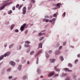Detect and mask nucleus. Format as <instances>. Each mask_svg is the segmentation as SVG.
<instances>
[{
    "label": "nucleus",
    "instance_id": "1",
    "mask_svg": "<svg viewBox=\"0 0 80 80\" xmlns=\"http://www.w3.org/2000/svg\"><path fill=\"white\" fill-rule=\"evenodd\" d=\"M10 53H11V52H9L5 53L4 54V55L1 56H0V60H2V59H3V58H4V57H6L7 56H8V55H10Z\"/></svg>",
    "mask_w": 80,
    "mask_h": 80
},
{
    "label": "nucleus",
    "instance_id": "2",
    "mask_svg": "<svg viewBox=\"0 0 80 80\" xmlns=\"http://www.w3.org/2000/svg\"><path fill=\"white\" fill-rule=\"evenodd\" d=\"M10 3H9V2H8L6 4H4L2 5V7H1L0 8V10H3L4 8H5V6H7V5H10Z\"/></svg>",
    "mask_w": 80,
    "mask_h": 80
},
{
    "label": "nucleus",
    "instance_id": "3",
    "mask_svg": "<svg viewBox=\"0 0 80 80\" xmlns=\"http://www.w3.org/2000/svg\"><path fill=\"white\" fill-rule=\"evenodd\" d=\"M26 7H24V8H23V9H22V14L23 15H25V13H26Z\"/></svg>",
    "mask_w": 80,
    "mask_h": 80
},
{
    "label": "nucleus",
    "instance_id": "4",
    "mask_svg": "<svg viewBox=\"0 0 80 80\" xmlns=\"http://www.w3.org/2000/svg\"><path fill=\"white\" fill-rule=\"evenodd\" d=\"M55 72L53 71V72H51L48 75V77H52V76H53V75H54V74H55Z\"/></svg>",
    "mask_w": 80,
    "mask_h": 80
},
{
    "label": "nucleus",
    "instance_id": "5",
    "mask_svg": "<svg viewBox=\"0 0 80 80\" xmlns=\"http://www.w3.org/2000/svg\"><path fill=\"white\" fill-rule=\"evenodd\" d=\"M58 65H57V66H54V69L56 71H57V72H60V69H57V68L58 67Z\"/></svg>",
    "mask_w": 80,
    "mask_h": 80
},
{
    "label": "nucleus",
    "instance_id": "6",
    "mask_svg": "<svg viewBox=\"0 0 80 80\" xmlns=\"http://www.w3.org/2000/svg\"><path fill=\"white\" fill-rule=\"evenodd\" d=\"M10 64L12 66H13V67H14V66L15 65V63L12 61L10 62Z\"/></svg>",
    "mask_w": 80,
    "mask_h": 80
},
{
    "label": "nucleus",
    "instance_id": "7",
    "mask_svg": "<svg viewBox=\"0 0 80 80\" xmlns=\"http://www.w3.org/2000/svg\"><path fill=\"white\" fill-rule=\"evenodd\" d=\"M65 71H67V72H72V70H70L68 69V68H65L64 69Z\"/></svg>",
    "mask_w": 80,
    "mask_h": 80
},
{
    "label": "nucleus",
    "instance_id": "8",
    "mask_svg": "<svg viewBox=\"0 0 80 80\" xmlns=\"http://www.w3.org/2000/svg\"><path fill=\"white\" fill-rule=\"evenodd\" d=\"M62 4L61 3H58L56 5V7L58 8H60V6H61Z\"/></svg>",
    "mask_w": 80,
    "mask_h": 80
},
{
    "label": "nucleus",
    "instance_id": "9",
    "mask_svg": "<svg viewBox=\"0 0 80 80\" xmlns=\"http://www.w3.org/2000/svg\"><path fill=\"white\" fill-rule=\"evenodd\" d=\"M42 52V50H41L39 51L35 55V57H37V56H38V55H39V54H40V53Z\"/></svg>",
    "mask_w": 80,
    "mask_h": 80
},
{
    "label": "nucleus",
    "instance_id": "10",
    "mask_svg": "<svg viewBox=\"0 0 80 80\" xmlns=\"http://www.w3.org/2000/svg\"><path fill=\"white\" fill-rule=\"evenodd\" d=\"M24 29H25V28L23 27V26H21L20 28V30L21 32H23L24 30Z\"/></svg>",
    "mask_w": 80,
    "mask_h": 80
},
{
    "label": "nucleus",
    "instance_id": "11",
    "mask_svg": "<svg viewBox=\"0 0 80 80\" xmlns=\"http://www.w3.org/2000/svg\"><path fill=\"white\" fill-rule=\"evenodd\" d=\"M42 48V43H40L39 44L38 48Z\"/></svg>",
    "mask_w": 80,
    "mask_h": 80
},
{
    "label": "nucleus",
    "instance_id": "12",
    "mask_svg": "<svg viewBox=\"0 0 80 80\" xmlns=\"http://www.w3.org/2000/svg\"><path fill=\"white\" fill-rule=\"evenodd\" d=\"M14 27H15V25H14V24H12V25H11L10 27L11 30H12V29Z\"/></svg>",
    "mask_w": 80,
    "mask_h": 80
},
{
    "label": "nucleus",
    "instance_id": "13",
    "mask_svg": "<svg viewBox=\"0 0 80 80\" xmlns=\"http://www.w3.org/2000/svg\"><path fill=\"white\" fill-rule=\"evenodd\" d=\"M44 22H48V21H49V20L48 19H43Z\"/></svg>",
    "mask_w": 80,
    "mask_h": 80
},
{
    "label": "nucleus",
    "instance_id": "14",
    "mask_svg": "<svg viewBox=\"0 0 80 80\" xmlns=\"http://www.w3.org/2000/svg\"><path fill=\"white\" fill-rule=\"evenodd\" d=\"M60 59H61V61H63V57L62 56H61L59 58Z\"/></svg>",
    "mask_w": 80,
    "mask_h": 80
},
{
    "label": "nucleus",
    "instance_id": "15",
    "mask_svg": "<svg viewBox=\"0 0 80 80\" xmlns=\"http://www.w3.org/2000/svg\"><path fill=\"white\" fill-rule=\"evenodd\" d=\"M50 62L51 63H54V62H55V59H51L50 60Z\"/></svg>",
    "mask_w": 80,
    "mask_h": 80
},
{
    "label": "nucleus",
    "instance_id": "16",
    "mask_svg": "<svg viewBox=\"0 0 80 80\" xmlns=\"http://www.w3.org/2000/svg\"><path fill=\"white\" fill-rule=\"evenodd\" d=\"M31 8H32V5L30 4L29 5V6L28 8V10H30Z\"/></svg>",
    "mask_w": 80,
    "mask_h": 80
},
{
    "label": "nucleus",
    "instance_id": "17",
    "mask_svg": "<svg viewBox=\"0 0 80 80\" xmlns=\"http://www.w3.org/2000/svg\"><path fill=\"white\" fill-rule=\"evenodd\" d=\"M21 67H22L21 65H20L19 66V67H18V70H21Z\"/></svg>",
    "mask_w": 80,
    "mask_h": 80
},
{
    "label": "nucleus",
    "instance_id": "18",
    "mask_svg": "<svg viewBox=\"0 0 80 80\" xmlns=\"http://www.w3.org/2000/svg\"><path fill=\"white\" fill-rule=\"evenodd\" d=\"M27 78V76H24L22 78V80H25V79H26Z\"/></svg>",
    "mask_w": 80,
    "mask_h": 80
},
{
    "label": "nucleus",
    "instance_id": "19",
    "mask_svg": "<svg viewBox=\"0 0 80 80\" xmlns=\"http://www.w3.org/2000/svg\"><path fill=\"white\" fill-rule=\"evenodd\" d=\"M68 66L70 67H72V64L70 63H69L68 64Z\"/></svg>",
    "mask_w": 80,
    "mask_h": 80
},
{
    "label": "nucleus",
    "instance_id": "20",
    "mask_svg": "<svg viewBox=\"0 0 80 80\" xmlns=\"http://www.w3.org/2000/svg\"><path fill=\"white\" fill-rule=\"evenodd\" d=\"M13 45H14L13 44H12L10 45L9 47V48H12V47H13Z\"/></svg>",
    "mask_w": 80,
    "mask_h": 80
},
{
    "label": "nucleus",
    "instance_id": "21",
    "mask_svg": "<svg viewBox=\"0 0 80 80\" xmlns=\"http://www.w3.org/2000/svg\"><path fill=\"white\" fill-rule=\"evenodd\" d=\"M25 43L26 44L27 43V44H29V43H30V42L28 41H27L25 42Z\"/></svg>",
    "mask_w": 80,
    "mask_h": 80
},
{
    "label": "nucleus",
    "instance_id": "22",
    "mask_svg": "<svg viewBox=\"0 0 80 80\" xmlns=\"http://www.w3.org/2000/svg\"><path fill=\"white\" fill-rule=\"evenodd\" d=\"M34 53V51H32L30 53V55H33Z\"/></svg>",
    "mask_w": 80,
    "mask_h": 80
},
{
    "label": "nucleus",
    "instance_id": "23",
    "mask_svg": "<svg viewBox=\"0 0 80 80\" xmlns=\"http://www.w3.org/2000/svg\"><path fill=\"white\" fill-rule=\"evenodd\" d=\"M27 25V24L26 23H24L23 24V26H22V27H23L24 28H25V26Z\"/></svg>",
    "mask_w": 80,
    "mask_h": 80
},
{
    "label": "nucleus",
    "instance_id": "24",
    "mask_svg": "<svg viewBox=\"0 0 80 80\" xmlns=\"http://www.w3.org/2000/svg\"><path fill=\"white\" fill-rule=\"evenodd\" d=\"M30 47V45L28 44H26L25 45V47Z\"/></svg>",
    "mask_w": 80,
    "mask_h": 80
},
{
    "label": "nucleus",
    "instance_id": "25",
    "mask_svg": "<svg viewBox=\"0 0 80 80\" xmlns=\"http://www.w3.org/2000/svg\"><path fill=\"white\" fill-rule=\"evenodd\" d=\"M37 72L38 73H41V71L39 69H38L37 70Z\"/></svg>",
    "mask_w": 80,
    "mask_h": 80
},
{
    "label": "nucleus",
    "instance_id": "26",
    "mask_svg": "<svg viewBox=\"0 0 80 80\" xmlns=\"http://www.w3.org/2000/svg\"><path fill=\"white\" fill-rule=\"evenodd\" d=\"M44 38V37H42L40 38L39 39L40 41H41V40H43V39Z\"/></svg>",
    "mask_w": 80,
    "mask_h": 80
},
{
    "label": "nucleus",
    "instance_id": "27",
    "mask_svg": "<svg viewBox=\"0 0 80 80\" xmlns=\"http://www.w3.org/2000/svg\"><path fill=\"white\" fill-rule=\"evenodd\" d=\"M66 14V12H64L62 14V17H65V16Z\"/></svg>",
    "mask_w": 80,
    "mask_h": 80
},
{
    "label": "nucleus",
    "instance_id": "28",
    "mask_svg": "<svg viewBox=\"0 0 80 80\" xmlns=\"http://www.w3.org/2000/svg\"><path fill=\"white\" fill-rule=\"evenodd\" d=\"M12 10H11L8 12V14H10L11 13H12Z\"/></svg>",
    "mask_w": 80,
    "mask_h": 80
},
{
    "label": "nucleus",
    "instance_id": "29",
    "mask_svg": "<svg viewBox=\"0 0 80 80\" xmlns=\"http://www.w3.org/2000/svg\"><path fill=\"white\" fill-rule=\"evenodd\" d=\"M31 2H32V3H35V2L34 0H31Z\"/></svg>",
    "mask_w": 80,
    "mask_h": 80
},
{
    "label": "nucleus",
    "instance_id": "30",
    "mask_svg": "<svg viewBox=\"0 0 80 80\" xmlns=\"http://www.w3.org/2000/svg\"><path fill=\"white\" fill-rule=\"evenodd\" d=\"M78 59L76 60L75 61V63H77V62H78Z\"/></svg>",
    "mask_w": 80,
    "mask_h": 80
},
{
    "label": "nucleus",
    "instance_id": "31",
    "mask_svg": "<svg viewBox=\"0 0 80 80\" xmlns=\"http://www.w3.org/2000/svg\"><path fill=\"white\" fill-rule=\"evenodd\" d=\"M12 9L13 10H15V6L13 7Z\"/></svg>",
    "mask_w": 80,
    "mask_h": 80
},
{
    "label": "nucleus",
    "instance_id": "32",
    "mask_svg": "<svg viewBox=\"0 0 80 80\" xmlns=\"http://www.w3.org/2000/svg\"><path fill=\"white\" fill-rule=\"evenodd\" d=\"M53 16H54V17H57V14L54 13Z\"/></svg>",
    "mask_w": 80,
    "mask_h": 80
},
{
    "label": "nucleus",
    "instance_id": "33",
    "mask_svg": "<svg viewBox=\"0 0 80 80\" xmlns=\"http://www.w3.org/2000/svg\"><path fill=\"white\" fill-rule=\"evenodd\" d=\"M60 53V52L59 51H57V53H56V54H59V53Z\"/></svg>",
    "mask_w": 80,
    "mask_h": 80
},
{
    "label": "nucleus",
    "instance_id": "34",
    "mask_svg": "<svg viewBox=\"0 0 80 80\" xmlns=\"http://www.w3.org/2000/svg\"><path fill=\"white\" fill-rule=\"evenodd\" d=\"M49 53H51L52 52V51L50 50H49L48 52Z\"/></svg>",
    "mask_w": 80,
    "mask_h": 80
},
{
    "label": "nucleus",
    "instance_id": "35",
    "mask_svg": "<svg viewBox=\"0 0 80 80\" xmlns=\"http://www.w3.org/2000/svg\"><path fill=\"white\" fill-rule=\"evenodd\" d=\"M46 56L47 58H48V57H49V55L47 54L46 55Z\"/></svg>",
    "mask_w": 80,
    "mask_h": 80
},
{
    "label": "nucleus",
    "instance_id": "36",
    "mask_svg": "<svg viewBox=\"0 0 80 80\" xmlns=\"http://www.w3.org/2000/svg\"><path fill=\"white\" fill-rule=\"evenodd\" d=\"M19 7V4H17L16 6V8H18Z\"/></svg>",
    "mask_w": 80,
    "mask_h": 80
},
{
    "label": "nucleus",
    "instance_id": "37",
    "mask_svg": "<svg viewBox=\"0 0 80 80\" xmlns=\"http://www.w3.org/2000/svg\"><path fill=\"white\" fill-rule=\"evenodd\" d=\"M42 32H39L38 33L39 36H41V35H42Z\"/></svg>",
    "mask_w": 80,
    "mask_h": 80
},
{
    "label": "nucleus",
    "instance_id": "38",
    "mask_svg": "<svg viewBox=\"0 0 80 80\" xmlns=\"http://www.w3.org/2000/svg\"><path fill=\"white\" fill-rule=\"evenodd\" d=\"M62 46H60L59 48V50H61V49H62Z\"/></svg>",
    "mask_w": 80,
    "mask_h": 80
},
{
    "label": "nucleus",
    "instance_id": "39",
    "mask_svg": "<svg viewBox=\"0 0 80 80\" xmlns=\"http://www.w3.org/2000/svg\"><path fill=\"white\" fill-rule=\"evenodd\" d=\"M11 70V69L9 68L7 70V72H10V71Z\"/></svg>",
    "mask_w": 80,
    "mask_h": 80
},
{
    "label": "nucleus",
    "instance_id": "40",
    "mask_svg": "<svg viewBox=\"0 0 80 80\" xmlns=\"http://www.w3.org/2000/svg\"><path fill=\"white\" fill-rule=\"evenodd\" d=\"M15 32H18V30L16 29L15 31Z\"/></svg>",
    "mask_w": 80,
    "mask_h": 80
},
{
    "label": "nucleus",
    "instance_id": "41",
    "mask_svg": "<svg viewBox=\"0 0 80 80\" xmlns=\"http://www.w3.org/2000/svg\"><path fill=\"white\" fill-rule=\"evenodd\" d=\"M70 80V78L68 77H67L66 79V80Z\"/></svg>",
    "mask_w": 80,
    "mask_h": 80
},
{
    "label": "nucleus",
    "instance_id": "42",
    "mask_svg": "<svg viewBox=\"0 0 80 80\" xmlns=\"http://www.w3.org/2000/svg\"><path fill=\"white\" fill-rule=\"evenodd\" d=\"M45 18H49V16H46L45 17Z\"/></svg>",
    "mask_w": 80,
    "mask_h": 80
},
{
    "label": "nucleus",
    "instance_id": "43",
    "mask_svg": "<svg viewBox=\"0 0 80 80\" xmlns=\"http://www.w3.org/2000/svg\"><path fill=\"white\" fill-rule=\"evenodd\" d=\"M66 44V42H65L63 43V46H65V44Z\"/></svg>",
    "mask_w": 80,
    "mask_h": 80
},
{
    "label": "nucleus",
    "instance_id": "44",
    "mask_svg": "<svg viewBox=\"0 0 80 80\" xmlns=\"http://www.w3.org/2000/svg\"><path fill=\"white\" fill-rule=\"evenodd\" d=\"M12 78V76H9V79H11V78Z\"/></svg>",
    "mask_w": 80,
    "mask_h": 80
},
{
    "label": "nucleus",
    "instance_id": "45",
    "mask_svg": "<svg viewBox=\"0 0 80 80\" xmlns=\"http://www.w3.org/2000/svg\"><path fill=\"white\" fill-rule=\"evenodd\" d=\"M46 34V33H43L42 34V35H45Z\"/></svg>",
    "mask_w": 80,
    "mask_h": 80
},
{
    "label": "nucleus",
    "instance_id": "46",
    "mask_svg": "<svg viewBox=\"0 0 80 80\" xmlns=\"http://www.w3.org/2000/svg\"><path fill=\"white\" fill-rule=\"evenodd\" d=\"M28 32V30H26V31H25V33L26 34H27V33Z\"/></svg>",
    "mask_w": 80,
    "mask_h": 80
},
{
    "label": "nucleus",
    "instance_id": "47",
    "mask_svg": "<svg viewBox=\"0 0 80 80\" xmlns=\"http://www.w3.org/2000/svg\"><path fill=\"white\" fill-rule=\"evenodd\" d=\"M38 58H37V64H38Z\"/></svg>",
    "mask_w": 80,
    "mask_h": 80
},
{
    "label": "nucleus",
    "instance_id": "48",
    "mask_svg": "<svg viewBox=\"0 0 80 80\" xmlns=\"http://www.w3.org/2000/svg\"><path fill=\"white\" fill-rule=\"evenodd\" d=\"M58 74H56L55 76H54V77H58Z\"/></svg>",
    "mask_w": 80,
    "mask_h": 80
},
{
    "label": "nucleus",
    "instance_id": "49",
    "mask_svg": "<svg viewBox=\"0 0 80 80\" xmlns=\"http://www.w3.org/2000/svg\"><path fill=\"white\" fill-rule=\"evenodd\" d=\"M78 57H80V54H79L78 55Z\"/></svg>",
    "mask_w": 80,
    "mask_h": 80
},
{
    "label": "nucleus",
    "instance_id": "50",
    "mask_svg": "<svg viewBox=\"0 0 80 80\" xmlns=\"http://www.w3.org/2000/svg\"><path fill=\"white\" fill-rule=\"evenodd\" d=\"M52 22H53V21H55V18H53L52 19Z\"/></svg>",
    "mask_w": 80,
    "mask_h": 80
},
{
    "label": "nucleus",
    "instance_id": "51",
    "mask_svg": "<svg viewBox=\"0 0 80 80\" xmlns=\"http://www.w3.org/2000/svg\"><path fill=\"white\" fill-rule=\"evenodd\" d=\"M27 64H29V63H30V62H29V61H28L27 62Z\"/></svg>",
    "mask_w": 80,
    "mask_h": 80
},
{
    "label": "nucleus",
    "instance_id": "52",
    "mask_svg": "<svg viewBox=\"0 0 80 80\" xmlns=\"http://www.w3.org/2000/svg\"><path fill=\"white\" fill-rule=\"evenodd\" d=\"M49 22H51V23H52L53 21H52L51 20H49Z\"/></svg>",
    "mask_w": 80,
    "mask_h": 80
},
{
    "label": "nucleus",
    "instance_id": "53",
    "mask_svg": "<svg viewBox=\"0 0 80 80\" xmlns=\"http://www.w3.org/2000/svg\"><path fill=\"white\" fill-rule=\"evenodd\" d=\"M73 77L74 78H76V77L75 76H73Z\"/></svg>",
    "mask_w": 80,
    "mask_h": 80
},
{
    "label": "nucleus",
    "instance_id": "54",
    "mask_svg": "<svg viewBox=\"0 0 80 80\" xmlns=\"http://www.w3.org/2000/svg\"><path fill=\"white\" fill-rule=\"evenodd\" d=\"M67 75V74H64V76H66V75Z\"/></svg>",
    "mask_w": 80,
    "mask_h": 80
},
{
    "label": "nucleus",
    "instance_id": "55",
    "mask_svg": "<svg viewBox=\"0 0 80 80\" xmlns=\"http://www.w3.org/2000/svg\"><path fill=\"white\" fill-rule=\"evenodd\" d=\"M7 44L4 45V47H7Z\"/></svg>",
    "mask_w": 80,
    "mask_h": 80
},
{
    "label": "nucleus",
    "instance_id": "56",
    "mask_svg": "<svg viewBox=\"0 0 80 80\" xmlns=\"http://www.w3.org/2000/svg\"><path fill=\"white\" fill-rule=\"evenodd\" d=\"M41 78H43V77L42 76H41L40 77Z\"/></svg>",
    "mask_w": 80,
    "mask_h": 80
},
{
    "label": "nucleus",
    "instance_id": "57",
    "mask_svg": "<svg viewBox=\"0 0 80 80\" xmlns=\"http://www.w3.org/2000/svg\"><path fill=\"white\" fill-rule=\"evenodd\" d=\"M22 7V6H20L19 7L21 8Z\"/></svg>",
    "mask_w": 80,
    "mask_h": 80
},
{
    "label": "nucleus",
    "instance_id": "58",
    "mask_svg": "<svg viewBox=\"0 0 80 80\" xmlns=\"http://www.w3.org/2000/svg\"><path fill=\"white\" fill-rule=\"evenodd\" d=\"M22 7V6H20L19 7L21 8Z\"/></svg>",
    "mask_w": 80,
    "mask_h": 80
},
{
    "label": "nucleus",
    "instance_id": "59",
    "mask_svg": "<svg viewBox=\"0 0 80 80\" xmlns=\"http://www.w3.org/2000/svg\"><path fill=\"white\" fill-rule=\"evenodd\" d=\"M50 18H52V17H53L52 16H50Z\"/></svg>",
    "mask_w": 80,
    "mask_h": 80
},
{
    "label": "nucleus",
    "instance_id": "60",
    "mask_svg": "<svg viewBox=\"0 0 80 80\" xmlns=\"http://www.w3.org/2000/svg\"><path fill=\"white\" fill-rule=\"evenodd\" d=\"M20 8H20V7H19L18 8V9H19V10H20Z\"/></svg>",
    "mask_w": 80,
    "mask_h": 80
},
{
    "label": "nucleus",
    "instance_id": "61",
    "mask_svg": "<svg viewBox=\"0 0 80 80\" xmlns=\"http://www.w3.org/2000/svg\"><path fill=\"white\" fill-rule=\"evenodd\" d=\"M19 48H20V49H21V46H20Z\"/></svg>",
    "mask_w": 80,
    "mask_h": 80
},
{
    "label": "nucleus",
    "instance_id": "62",
    "mask_svg": "<svg viewBox=\"0 0 80 80\" xmlns=\"http://www.w3.org/2000/svg\"><path fill=\"white\" fill-rule=\"evenodd\" d=\"M45 30H43V31H42L41 32H45Z\"/></svg>",
    "mask_w": 80,
    "mask_h": 80
},
{
    "label": "nucleus",
    "instance_id": "63",
    "mask_svg": "<svg viewBox=\"0 0 80 80\" xmlns=\"http://www.w3.org/2000/svg\"><path fill=\"white\" fill-rule=\"evenodd\" d=\"M30 52V50L28 51H27V52Z\"/></svg>",
    "mask_w": 80,
    "mask_h": 80
},
{
    "label": "nucleus",
    "instance_id": "64",
    "mask_svg": "<svg viewBox=\"0 0 80 80\" xmlns=\"http://www.w3.org/2000/svg\"><path fill=\"white\" fill-rule=\"evenodd\" d=\"M24 58H22V59H23Z\"/></svg>",
    "mask_w": 80,
    "mask_h": 80
}]
</instances>
